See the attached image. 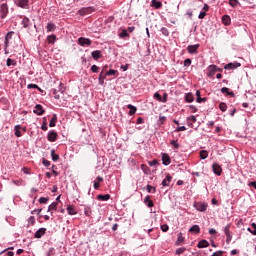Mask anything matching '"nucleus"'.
<instances>
[{"label":"nucleus","instance_id":"1","mask_svg":"<svg viewBox=\"0 0 256 256\" xmlns=\"http://www.w3.org/2000/svg\"><path fill=\"white\" fill-rule=\"evenodd\" d=\"M224 235H226V243L229 245L233 239V236L231 235V224H227L224 228Z\"/></svg>","mask_w":256,"mask_h":256},{"label":"nucleus","instance_id":"2","mask_svg":"<svg viewBox=\"0 0 256 256\" xmlns=\"http://www.w3.org/2000/svg\"><path fill=\"white\" fill-rule=\"evenodd\" d=\"M9 15V5L7 3L0 4V18L5 19Z\"/></svg>","mask_w":256,"mask_h":256},{"label":"nucleus","instance_id":"3","mask_svg":"<svg viewBox=\"0 0 256 256\" xmlns=\"http://www.w3.org/2000/svg\"><path fill=\"white\" fill-rule=\"evenodd\" d=\"M193 207L196 208V211L205 213V211H207L208 205L205 202H194Z\"/></svg>","mask_w":256,"mask_h":256},{"label":"nucleus","instance_id":"4","mask_svg":"<svg viewBox=\"0 0 256 256\" xmlns=\"http://www.w3.org/2000/svg\"><path fill=\"white\" fill-rule=\"evenodd\" d=\"M91 43H93V41H91V39L89 38H85V37L78 38V45H80L81 47H89Z\"/></svg>","mask_w":256,"mask_h":256},{"label":"nucleus","instance_id":"5","mask_svg":"<svg viewBox=\"0 0 256 256\" xmlns=\"http://www.w3.org/2000/svg\"><path fill=\"white\" fill-rule=\"evenodd\" d=\"M15 5L20 9H29V0H16Z\"/></svg>","mask_w":256,"mask_h":256},{"label":"nucleus","instance_id":"6","mask_svg":"<svg viewBox=\"0 0 256 256\" xmlns=\"http://www.w3.org/2000/svg\"><path fill=\"white\" fill-rule=\"evenodd\" d=\"M212 170H213L214 175L221 177V174L223 173V169L221 168V165H219V163H213Z\"/></svg>","mask_w":256,"mask_h":256},{"label":"nucleus","instance_id":"7","mask_svg":"<svg viewBox=\"0 0 256 256\" xmlns=\"http://www.w3.org/2000/svg\"><path fill=\"white\" fill-rule=\"evenodd\" d=\"M33 113H35V115L41 116L45 113V109H43V106L41 104H36Z\"/></svg>","mask_w":256,"mask_h":256},{"label":"nucleus","instance_id":"8","mask_svg":"<svg viewBox=\"0 0 256 256\" xmlns=\"http://www.w3.org/2000/svg\"><path fill=\"white\" fill-rule=\"evenodd\" d=\"M47 139L48 141H50V143H55V141H57V132H55L54 130L49 131Z\"/></svg>","mask_w":256,"mask_h":256},{"label":"nucleus","instance_id":"9","mask_svg":"<svg viewBox=\"0 0 256 256\" xmlns=\"http://www.w3.org/2000/svg\"><path fill=\"white\" fill-rule=\"evenodd\" d=\"M45 233H47V228H39L35 232L34 237H35V239H41V237H43V235H45Z\"/></svg>","mask_w":256,"mask_h":256},{"label":"nucleus","instance_id":"10","mask_svg":"<svg viewBox=\"0 0 256 256\" xmlns=\"http://www.w3.org/2000/svg\"><path fill=\"white\" fill-rule=\"evenodd\" d=\"M162 164L167 166L171 165V157H169V154L167 153H162Z\"/></svg>","mask_w":256,"mask_h":256},{"label":"nucleus","instance_id":"11","mask_svg":"<svg viewBox=\"0 0 256 256\" xmlns=\"http://www.w3.org/2000/svg\"><path fill=\"white\" fill-rule=\"evenodd\" d=\"M238 67H241V63L234 62V63H228L224 66V69L231 70V69H237Z\"/></svg>","mask_w":256,"mask_h":256},{"label":"nucleus","instance_id":"12","mask_svg":"<svg viewBox=\"0 0 256 256\" xmlns=\"http://www.w3.org/2000/svg\"><path fill=\"white\" fill-rule=\"evenodd\" d=\"M95 8L93 7H87V8H82L79 10L81 15H89L91 13H94Z\"/></svg>","mask_w":256,"mask_h":256},{"label":"nucleus","instance_id":"13","mask_svg":"<svg viewBox=\"0 0 256 256\" xmlns=\"http://www.w3.org/2000/svg\"><path fill=\"white\" fill-rule=\"evenodd\" d=\"M200 45L199 44H195V45H189L187 47V51L188 53H190L191 55L197 53V49H199Z\"/></svg>","mask_w":256,"mask_h":256},{"label":"nucleus","instance_id":"14","mask_svg":"<svg viewBox=\"0 0 256 256\" xmlns=\"http://www.w3.org/2000/svg\"><path fill=\"white\" fill-rule=\"evenodd\" d=\"M171 181H173V177L169 174L166 175V178L162 181L163 187H169Z\"/></svg>","mask_w":256,"mask_h":256},{"label":"nucleus","instance_id":"15","mask_svg":"<svg viewBox=\"0 0 256 256\" xmlns=\"http://www.w3.org/2000/svg\"><path fill=\"white\" fill-rule=\"evenodd\" d=\"M91 55L95 61H98V59H101V57H103V54L100 50L93 51Z\"/></svg>","mask_w":256,"mask_h":256},{"label":"nucleus","instance_id":"16","mask_svg":"<svg viewBox=\"0 0 256 256\" xmlns=\"http://www.w3.org/2000/svg\"><path fill=\"white\" fill-rule=\"evenodd\" d=\"M198 249H205L207 247H209V241L207 240H201L199 241V243L197 244Z\"/></svg>","mask_w":256,"mask_h":256},{"label":"nucleus","instance_id":"17","mask_svg":"<svg viewBox=\"0 0 256 256\" xmlns=\"http://www.w3.org/2000/svg\"><path fill=\"white\" fill-rule=\"evenodd\" d=\"M151 7H154V9H161V7H163V3L159 0H152Z\"/></svg>","mask_w":256,"mask_h":256},{"label":"nucleus","instance_id":"18","mask_svg":"<svg viewBox=\"0 0 256 256\" xmlns=\"http://www.w3.org/2000/svg\"><path fill=\"white\" fill-rule=\"evenodd\" d=\"M66 211L68 212V215H77V210L73 205H68Z\"/></svg>","mask_w":256,"mask_h":256},{"label":"nucleus","instance_id":"19","mask_svg":"<svg viewBox=\"0 0 256 256\" xmlns=\"http://www.w3.org/2000/svg\"><path fill=\"white\" fill-rule=\"evenodd\" d=\"M57 29V26L53 24L52 22H49L46 26L47 33H53Z\"/></svg>","mask_w":256,"mask_h":256},{"label":"nucleus","instance_id":"20","mask_svg":"<svg viewBox=\"0 0 256 256\" xmlns=\"http://www.w3.org/2000/svg\"><path fill=\"white\" fill-rule=\"evenodd\" d=\"M97 199H98V201H109V199H111V195H109V194H99L98 196H97Z\"/></svg>","mask_w":256,"mask_h":256},{"label":"nucleus","instance_id":"21","mask_svg":"<svg viewBox=\"0 0 256 256\" xmlns=\"http://www.w3.org/2000/svg\"><path fill=\"white\" fill-rule=\"evenodd\" d=\"M190 233H194L195 235H197V233H201V228L199 227V225H193L190 229H189Z\"/></svg>","mask_w":256,"mask_h":256},{"label":"nucleus","instance_id":"22","mask_svg":"<svg viewBox=\"0 0 256 256\" xmlns=\"http://www.w3.org/2000/svg\"><path fill=\"white\" fill-rule=\"evenodd\" d=\"M222 23L226 26L231 25V17L229 15L222 16Z\"/></svg>","mask_w":256,"mask_h":256},{"label":"nucleus","instance_id":"23","mask_svg":"<svg viewBox=\"0 0 256 256\" xmlns=\"http://www.w3.org/2000/svg\"><path fill=\"white\" fill-rule=\"evenodd\" d=\"M188 126L193 127V123H197V117L194 115H191L190 117L187 118Z\"/></svg>","mask_w":256,"mask_h":256},{"label":"nucleus","instance_id":"24","mask_svg":"<svg viewBox=\"0 0 256 256\" xmlns=\"http://www.w3.org/2000/svg\"><path fill=\"white\" fill-rule=\"evenodd\" d=\"M144 203L145 205H147L148 207H153L155 204L153 203V201L151 200V196L147 195L144 198Z\"/></svg>","mask_w":256,"mask_h":256},{"label":"nucleus","instance_id":"25","mask_svg":"<svg viewBox=\"0 0 256 256\" xmlns=\"http://www.w3.org/2000/svg\"><path fill=\"white\" fill-rule=\"evenodd\" d=\"M196 97L197 103H205V101H207V98H201V91L199 90L196 91Z\"/></svg>","mask_w":256,"mask_h":256},{"label":"nucleus","instance_id":"26","mask_svg":"<svg viewBox=\"0 0 256 256\" xmlns=\"http://www.w3.org/2000/svg\"><path fill=\"white\" fill-rule=\"evenodd\" d=\"M57 125V114H53L49 122V127H56Z\"/></svg>","mask_w":256,"mask_h":256},{"label":"nucleus","instance_id":"27","mask_svg":"<svg viewBox=\"0 0 256 256\" xmlns=\"http://www.w3.org/2000/svg\"><path fill=\"white\" fill-rule=\"evenodd\" d=\"M127 109H129V115H135V113H137V107L132 104H128Z\"/></svg>","mask_w":256,"mask_h":256},{"label":"nucleus","instance_id":"28","mask_svg":"<svg viewBox=\"0 0 256 256\" xmlns=\"http://www.w3.org/2000/svg\"><path fill=\"white\" fill-rule=\"evenodd\" d=\"M194 100H195V98L193 97V93H187L185 95L186 103H193Z\"/></svg>","mask_w":256,"mask_h":256},{"label":"nucleus","instance_id":"29","mask_svg":"<svg viewBox=\"0 0 256 256\" xmlns=\"http://www.w3.org/2000/svg\"><path fill=\"white\" fill-rule=\"evenodd\" d=\"M6 65H7V67H11V65H12L13 67H15V66L17 65V60H13V59H11V58H8V59L6 60Z\"/></svg>","mask_w":256,"mask_h":256},{"label":"nucleus","instance_id":"30","mask_svg":"<svg viewBox=\"0 0 256 256\" xmlns=\"http://www.w3.org/2000/svg\"><path fill=\"white\" fill-rule=\"evenodd\" d=\"M106 77H107V74L103 75V72L100 73L99 78H98L99 85L105 84Z\"/></svg>","mask_w":256,"mask_h":256},{"label":"nucleus","instance_id":"31","mask_svg":"<svg viewBox=\"0 0 256 256\" xmlns=\"http://www.w3.org/2000/svg\"><path fill=\"white\" fill-rule=\"evenodd\" d=\"M221 93H226V94L229 95L230 97H235V93L229 92V88H227V87L221 88Z\"/></svg>","mask_w":256,"mask_h":256},{"label":"nucleus","instance_id":"32","mask_svg":"<svg viewBox=\"0 0 256 256\" xmlns=\"http://www.w3.org/2000/svg\"><path fill=\"white\" fill-rule=\"evenodd\" d=\"M56 40H57V36H55L54 34L49 35V36L47 37V41H48V43H50L51 45H53V43H55Z\"/></svg>","mask_w":256,"mask_h":256},{"label":"nucleus","instance_id":"33","mask_svg":"<svg viewBox=\"0 0 256 256\" xmlns=\"http://www.w3.org/2000/svg\"><path fill=\"white\" fill-rule=\"evenodd\" d=\"M207 157H209V152H207V150H201L200 151V158L202 160H205V159H207Z\"/></svg>","mask_w":256,"mask_h":256},{"label":"nucleus","instance_id":"34","mask_svg":"<svg viewBox=\"0 0 256 256\" xmlns=\"http://www.w3.org/2000/svg\"><path fill=\"white\" fill-rule=\"evenodd\" d=\"M51 157H52V161H54V162L59 161V155L55 154V150L54 149L51 150Z\"/></svg>","mask_w":256,"mask_h":256},{"label":"nucleus","instance_id":"35","mask_svg":"<svg viewBox=\"0 0 256 256\" xmlns=\"http://www.w3.org/2000/svg\"><path fill=\"white\" fill-rule=\"evenodd\" d=\"M47 211H48V213H49V211H57V202L51 203V204L49 205Z\"/></svg>","mask_w":256,"mask_h":256},{"label":"nucleus","instance_id":"36","mask_svg":"<svg viewBox=\"0 0 256 256\" xmlns=\"http://www.w3.org/2000/svg\"><path fill=\"white\" fill-rule=\"evenodd\" d=\"M120 39H125V37H129V33L126 29H123L121 33L119 34Z\"/></svg>","mask_w":256,"mask_h":256},{"label":"nucleus","instance_id":"37","mask_svg":"<svg viewBox=\"0 0 256 256\" xmlns=\"http://www.w3.org/2000/svg\"><path fill=\"white\" fill-rule=\"evenodd\" d=\"M43 122H42V125H41V129L42 131H47V129H49V127H47V118H43Z\"/></svg>","mask_w":256,"mask_h":256},{"label":"nucleus","instance_id":"38","mask_svg":"<svg viewBox=\"0 0 256 256\" xmlns=\"http://www.w3.org/2000/svg\"><path fill=\"white\" fill-rule=\"evenodd\" d=\"M219 109L220 111H223V113H225V111H227V104L225 102H221L219 104Z\"/></svg>","mask_w":256,"mask_h":256},{"label":"nucleus","instance_id":"39","mask_svg":"<svg viewBox=\"0 0 256 256\" xmlns=\"http://www.w3.org/2000/svg\"><path fill=\"white\" fill-rule=\"evenodd\" d=\"M13 35H15V32L10 31L6 34L5 39L11 41L13 39Z\"/></svg>","mask_w":256,"mask_h":256},{"label":"nucleus","instance_id":"40","mask_svg":"<svg viewBox=\"0 0 256 256\" xmlns=\"http://www.w3.org/2000/svg\"><path fill=\"white\" fill-rule=\"evenodd\" d=\"M22 25L26 29V27H29V18L24 17L22 20Z\"/></svg>","mask_w":256,"mask_h":256},{"label":"nucleus","instance_id":"41","mask_svg":"<svg viewBox=\"0 0 256 256\" xmlns=\"http://www.w3.org/2000/svg\"><path fill=\"white\" fill-rule=\"evenodd\" d=\"M160 31L164 37H169V30L167 28L162 27Z\"/></svg>","mask_w":256,"mask_h":256},{"label":"nucleus","instance_id":"42","mask_svg":"<svg viewBox=\"0 0 256 256\" xmlns=\"http://www.w3.org/2000/svg\"><path fill=\"white\" fill-rule=\"evenodd\" d=\"M185 241V237H183V233H178L177 243H183Z\"/></svg>","mask_w":256,"mask_h":256},{"label":"nucleus","instance_id":"43","mask_svg":"<svg viewBox=\"0 0 256 256\" xmlns=\"http://www.w3.org/2000/svg\"><path fill=\"white\" fill-rule=\"evenodd\" d=\"M84 215H86V217H91V208L90 207L84 208Z\"/></svg>","mask_w":256,"mask_h":256},{"label":"nucleus","instance_id":"44","mask_svg":"<svg viewBox=\"0 0 256 256\" xmlns=\"http://www.w3.org/2000/svg\"><path fill=\"white\" fill-rule=\"evenodd\" d=\"M170 145H172L174 147V149H179L180 145L179 143L177 142V140H172L170 142Z\"/></svg>","mask_w":256,"mask_h":256},{"label":"nucleus","instance_id":"45","mask_svg":"<svg viewBox=\"0 0 256 256\" xmlns=\"http://www.w3.org/2000/svg\"><path fill=\"white\" fill-rule=\"evenodd\" d=\"M209 71H212V73H215L216 71H221V69L217 68V66L215 65H210Z\"/></svg>","mask_w":256,"mask_h":256},{"label":"nucleus","instance_id":"46","mask_svg":"<svg viewBox=\"0 0 256 256\" xmlns=\"http://www.w3.org/2000/svg\"><path fill=\"white\" fill-rule=\"evenodd\" d=\"M28 225H35V216H30L28 218Z\"/></svg>","mask_w":256,"mask_h":256},{"label":"nucleus","instance_id":"47","mask_svg":"<svg viewBox=\"0 0 256 256\" xmlns=\"http://www.w3.org/2000/svg\"><path fill=\"white\" fill-rule=\"evenodd\" d=\"M58 93H65V87H63V83H60L57 89Z\"/></svg>","mask_w":256,"mask_h":256},{"label":"nucleus","instance_id":"48","mask_svg":"<svg viewBox=\"0 0 256 256\" xmlns=\"http://www.w3.org/2000/svg\"><path fill=\"white\" fill-rule=\"evenodd\" d=\"M117 74V70H114V69H110L106 75L108 76H115Z\"/></svg>","mask_w":256,"mask_h":256},{"label":"nucleus","instance_id":"49","mask_svg":"<svg viewBox=\"0 0 256 256\" xmlns=\"http://www.w3.org/2000/svg\"><path fill=\"white\" fill-rule=\"evenodd\" d=\"M161 230L163 231V233H167L169 231V225L163 224L161 226Z\"/></svg>","mask_w":256,"mask_h":256},{"label":"nucleus","instance_id":"50","mask_svg":"<svg viewBox=\"0 0 256 256\" xmlns=\"http://www.w3.org/2000/svg\"><path fill=\"white\" fill-rule=\"evenodd\" d=\"M180 131H187V127L185 126H179L175 129L176 133H179Z\"/></svg>","mask_w":256,"mask_h":256},{"label":"nucleus","instance_id":"51","mask_svg":"<svg viewBox=\"0 0 256 256\" xmlns=\"http://www.w3.org/2000/svg\"><path fill=\"white\" fill-rule=\"evenodd\" d=\"M158 161H157V159H154V160H152V161H149L148 162V165L150 166V167H155V165H158Z\"/></svg>","mask_w":256,"mask_h":256},{"label":"nucleus","instance_id":"52","mask_svg":"<svg viewBox=\"0 0 256 256\" xmlns=\"http://www.w3.org/2000/svg\"><path fill=\"white\" fill-rule=\"evenodd\" d=\"M91 71H92V73H99V67L97 65H92Z\"/></svg>","mask_w":256,"mask_h":256},{"label":"nucleus","instance_id":"53","mask_svg":"<svg viewBox=\"0 0 256 256\" xmlns=\"http://www.w3.org/2000/svg\"><path fill=\"white\" fill-rule=\"evenodd\" d=\"M154 99H156V101H159L161 103V99H162L161 94H159V92L154 93Z\"/></svg>","mask_w":256,"mask_h":256},{"label":"nucleus","instance_id":"54","mask_svg":"<svg viewBox=\"0 0 256 256\" xmlns=\"http://www.w3.org/2000/svg\"><path fill=\"white\" fill-rule=\"evenodd\" d=\"M27 89H39V86L37 84H28Z\"/></svg>","mask_w":256,"mask_h":256},{"label":"nucleus","instance_id":"55","mask_svg":"<svg viewBox=\"0 0 256 256\" xmlns=\"http://www.w3.org/2000/svg\"><path fill=\"white\" fill-rule=\"evenodd\" d=\"M183 253H185V248H178L176 250V255H183Z\"/></svg>","mask_w":256,"mask_h":256},{"label":"nucleus","instance_id":"56","mask_svg":"<svg viewBox=\"0 0 256 256\" xmlns=\"http://www.w3.org/2000/svg\"><path fill=\"white\" fill-rule=\"evenodd\" d=\"M229 3L231 5V7H237V5L239 4V1H237V0H230Z\"/></svg>","mask_w":256,"mask_h":256},{"label":"nucleus","instance_id":"57","mask_svg":"<svg viewBox=\"0 0 256 256\" xmlns=\"http://www.w3.org/2000/svg\"><path fill=\"white\" fill-rule=\"evenodd\" d=\"M42 164L44 165V167H49L51 165V162L47 159H43Z\"/></svg>","mask_w":256,"mask_h":256},{"label":"nucleus","instance_id":"58","mask_svg":"<svg viewBox=\"0 0 256 256\" xmlns=\"http://www.w3.org/2000/svg\"><path fill=\"white\" fill-rule=\"evenodd\" d=\"M205 17H207V12H200V14L198 15V19H205Z\"/></svg>","mask_w":256,"mask_h":256},{"label":"nucleus","instance_id":"59","mask_svg":"<svg viewBox=\"0 0 256 256\" xmlns=\"http://www.w3.org/2000/svg\"><path fill=\"white\" fill-rule=\"evenodd\" d=\"M189 66H191V59H185L184 60V67H189Z\"/></svg>","mask_w":256,"mask_h":256},{"label":"nucleus","instance_id":"60","mask_svg":"<svg viewBox=\"0 0 256 256\" xmlns=\"http://www.w3.org/2000/svg\"><path fill=\"white\" fill-rule=\"evenodd\" d=\"M47 201H49V198L41 197L39 199V203H41V204H45V203H47Z\"/></svg>","mask_w":256,"mask_h":256},{"label":"nucleus","instance_id":"61","mask_svg":"<svg viewBox=\"0 0 256 256\" xmlns=\"http://www.w3.org/2000/svg\"><path fill=\"white\" fill-rule=\"evenodd\" d=\"M167 97H168L167 93H164L163 97L161 98V102L160 103H167Z\"/></svg>","mask_w":256,"mask_h":256},{"label":"nucleus","instance_id":"62","mask_svg":"<svg viewBox=\"0 0 256 256\" xmlns=\"http://www.w3.org/2000/svg\"><path fill=\"white\" fill-rule=\"evenodd\" d=\"M142 123H145V120H143V118H141V117H138L137 121H136V124L137 125H142Z\"/></svg>","mask_w":256,"mask_h":256},{"label":"nucleus","instance_id":"63","mask_svg":"<svg viewBox=\"0 0 256 256\" xmlns=\"http://www.w3.org/2000/svg\"><path fill=\"white\" fill-rule=\"evenodd\" d=\"M251 228L253 229L252 235H256V223L255 222H253L251 224Z\"/></svg>","mask_w":256,"mask_h":256},{"label":"nucleus","instance_id":"64","mask_svg":"<svg viewBox=\"0 0 256 256\" xmlns=\"http://www.w3.org/2000/svg\"><path fill=\"white\" fill-rule=\"evenodd\" d=\"M53 251H55V248H49L47 256H53Z\"/></svg>","mask_w":256,"mask_h":256}]
</instances>
